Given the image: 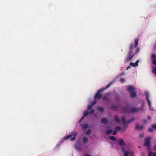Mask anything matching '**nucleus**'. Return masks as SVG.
Listing matches in <instances>:
<instances>
[{"label":"nucleus","instance_id":"nucleus-1","mask_svg":"<svg viewBox=\"0 0 156 156\" xmlns=\"http://www.w3.org/2000/svg\"><path fill=\"white\" fill-rule=\"evenodd\" d=\"M134 47V45L133 43L131 44L129 47V50L128 53L127 57L124 59L125 62H128L130 61L134 57L135 53H133V49Z\"/></svg>","mask_w":156,"mask_h":156},{"label":"nucleus","instance_id":"nucleus-2","mask_svg":"<svg viewBox=\"0 0 156 156\" xmlns=\"http://www.w3.org/2000/svg\"><path fill=\"white\" fill-rule=\"evenodd\" d=\"M113 82H110L105 88H103L100 90H98L96 93L95 95L94 96V99L96 100L100 99L102 96V92L103 91L109 87L111 86L113 83Z\"/></svg>","mask_w":156,"mask_h":156},{"label":"nucleus","instance_id":"nucleus-3","mask_svg":"<svg viewBox=\"0 0 156 156\" xmlns=\"http://www.w3.org/2000/svg\"><path fill=\"white\" fill-rule=\"evenodd\" d=\"M127 90L129 93L130 97L134 98L136 96V94L135 92L136 88L133 86L128 87Z\"/></svg>","mask_w":156,"mask_h":156},{"label":"nucleus","instance_id":"nucleus-4","mask_svg":"<svg viewBox=\"0 0 156 156\" xmlns=\"http://www.w3.org/2000/svg\"><path fill=\"white\" fill-rule=\"evenodd\" d=\"M77 133L74 132L71 134L66 136L64 140H66L68 139H69L71 141H73L74 140H76V137L77 136Z\"/></svg>","mask_w":156,"mask_h":156},{"label":"nucleus","instance_id":"nucleus-5","mask_svg":"<svg viewBox=\"0 0 156 156\" xmlns=\"http://www.w3.org/2000/svg\"><path fill=\"white\" fill-rule=\"evenodd\" d=\"M122 120L123 123L124 125H126V123H130L131 122L134 121L135 120V119L133 118H132L131 119L128 120L127 121H126L125 117L122 116Z\"/></svg>","mask_w":156,"mask_h":156},{"label":"nucleus","instance_id":"nucleus-6","mask_svg":"<svg viewBox=\"0 0 156 156\" xmlns=\"http://www.w3.org/2000/svg\"><path fill=\"white\" fill-rule=\"evenodd\" d=\"M143 110V109L141 107H135L132 109L131 112V113H133L135 112H137L140 111H142Z\"/></svg>","mask_w":156,"mask_h":156},{"label":"nucleus","instance_id":"nucleus-7","mask_svg":"<svg viewBox=\"0 0 156 156\" xmlns=\"http://www.w3.org/2000/svg\"><path fill=\"white\" fill-rule=\"evenodd\" d=\"M151 139L150 137H147L146 138L145 140V143L144 144V145L145 146L149 147L150 145V140Z\"/></svg>","mask_w":156,"mask_h":156},{"label":"nucleus","instance_id":"nucleus-8","mask_svg":"<svg viewBox=\"0 0 156 156\" xmlns=\"http://www.w3.org/2000/svg\"><path fill=\"white\" fill-rule=\"evenodd\" d=\"M119 144L120 146H125L126 144L124 140L122 139H120L119 140Z\"/></svg>","mask_w":156,"mask_h":156},{"label":"nucleus","instance_id":"nucleus-9","mask_svg":"<svg viewBox=\"0 0 156 156\" xmlns=\"http://www.w3.org/2000/svg\"><path fill=\"white\" fill-rule=\"evenodd\" d=\"M143 127L144 126L143 125H140L139 124H136V129L139 131L141 130Z\"/></svg>","mask_w":156,"mask_h":156},{"label":"nucleus","instance_id":"nucleus-10","mask_svg":"<svg viewBox=\"0 0 156 156\" xmlns=\"http://www.w3.org/2000/svg\"><path fill=\"white\" fill-rule=\"evenodd\" d=\"M123 110L126 113H129L130 112V109L128 107H126L123 108Z\"/></svg>","mask_w":156,"mask_h":156},{"label":"nucleus","instance_id":"nucleus-11","mask_svg":"<svg viewBox=\"0 0 156 156\" xmlns=\"http://www.w3.org/2000/svg\"><path fill=\"white\" fill-rule=\"evenodd\" d=\"M97 110L101 113H103L104 111V108L102 107L99 106L97 107Z\"/></svg>","mask_w":156,"mask_h":156},{"label":"nucleus","instance_id":"nucleus-12","mask_svg":"<svg viewBox=\"0 0 156 156\" xmlns=\"http://www.w3.org/2000/svg\"><path fill=\"white\" fill-rule=\"evenodd\" d=\"M89 114V112L88 111L86 110H85L84 111V113H83V116L81 120H80V121H81L85 117L87 116Z\"/></svg>","mask_w":156,"mask_h":156},{"label":"nucleus","instance_id":"nucleus-13","mask_svg":"<svg viewBox=\"0 0 156 156\" xmlns=\"http://www.w3.org/2000/svg\"><path fill=\"white\" fill-rule=\"evenodd\" d=\"M115 121L118 123H119L121 122L120 119L119 118V116L117 115L115 116Z\"/></svg>","mask_w":156,"mask_h":156},{"label":"nucleus","instance_id":"nucleus-14","mask_svg":"<svg viewBox=\"0 0 156 156\" xmlns=\"http://www.w3.org/2000/svg\"><path fill=\"white\" fill-rule=\"evenodd\" d=\"M109 95V94H106L102 98V100L103 101H108V97Z\"/></svg>","mask_w":156,"mask_h":156},{"label":"nucleus","instance_id":"nucleus-15","mask_svg":"<svg viewBox=\"0 0 156 156\" xmlns=\"http://www.w3.org/2000/svg\"><path fill=\"white\" fill-rule=\"evenodd\" d=\"M81 125L82 129H85L88 128L89 127V126L87 124H84Z\"/></svg>","mask_w":156,"mask_h":156},{"label":"nucleus","instance_id":"nucleus-16","mask_svg":"<svg viewBox=\"0 0 156 156\" xmlns=\"http://www.w3.org/2000/svg\"><path fill=\"white\" fill-rule=\"evenodd\" d=\"M88 140V139L85 136H84L83 139V143L86 144L87 143Z\"/></svg>","mask_w":156,"mask_h":156},{"label":"nucleus","instance_id":"nucleus-17","mask_svg":"<svg viewBox=\"0 0 156 156\" xmlns=\"http://www.w3.org/2000/svg\"><path fill=\"white\" fill-rule=\"evenodd\" d=\"M108 122L107 119L105 118H102L101 119V122L103 124H106Z\"/></svg>","mask_w":156,"mask_h":156},{"label":"nucleus","instance_id":"nucleus-18","mask_svg":"<svg viewBox=\"0 0 156 156\" xmlns=\"http://www.w3.org/2000/svg\"><path fill=\"white\" fill-rule=\"evenodd\" d=\"M148 156H156V152L154 153L151 151H150L148 153Z\"/></svg>","mask_w":156,"mask_h":156},{"label":"nucleus","instance_id":"nucleus-19","mask_svg":"<svg viewBox=\"0 0 156 156\" xmlns=\"http://www.w3.org/2000/svg\"><path fill=\"white\" fill-rule=\"evenodd\" d=\"M111 108L113 110L117 111L118 109V107L116 106L112 105L111 106Z\"/></svg>","mask_w":156,"mask_h":156},{"label":"nucleus","instance_id":"nucleus-20","mask_svg":"<svg viewBox=\"0 0 156 156\" xmlns=\"http://www.w3.org/2000/svg\"><path fill=\"white\" fill-rule=\"evenodd\" d=\"M138 39H136L134 41V48H136L138 46Z\"/></svg>","mask_w":156,"mask_h":156},{"label":"nucleus","instance_id":"nucleus-21","mask_svg":"<svg viewBox=\"0 0 156 156\" xmlns=\"http://www.w3.org/2000/svg\"><path fill=\"white\" fill-rule=\"evenodd\" d=\"M112 130L111 129H107L106 131V134L107 135H108L112 133Z\"/></svg>","mask_w":156,"mask_h":156},{"label":"nucleus","instance_id":"nucleus-22","mask_svg":"<svg viewBox=\"0 0 156 156\" xmlns=\"http://www.w3.org/2000/svg\"><path fill=\"white\" fill-rule=\"evenodd\" d=\"M115 129L116 130L120 131L122 129L121 128L120 126H115Z\"/></svg>","mask_w":156,"mask_h":156},{"label":"nucleus","instance_id":"nucleus-23","mask_svg":"<svg viewBox=\"0 0 156 156\" xmlns=\"http://www.w3.org/2000/svg\"><path fill=\"white\" fill-rule=\"evenodd\" d=\"M115 99L117 101L119 100V96L118 94H116L115 97Z\"/></svg>","mask_w":156,"mask_h":156},{"label":"nucleus","instance_id":"nucleus-24","mask_svg":"<svg viewBox=\"0 0 156 156\" xmlns=\"http://www.w3.org/2000/svg\"><path fill=\"white\" fill-rule=\"evenodd\" d=\"M147 100L148 102V104L149 105V106L150 108L151 109V103L150 101L149 100V99H147Z\"/></svg>","mask_w":156,"mask_h":156},{"label":"nucleus","instance_id":"nucleus-25","mask_svg":"<svg viewBox=\"0 0 156 156\" xmlns=\"http://www.w3.org/2000/svg\"><path fill=\"white\" fill-rule=\"evenodd\" d=\"M109 139L112 140H115L116 138L114 136H111L109 137Z\"/></svg>","mask_w":156,"mask_h":156},{"label":"nucleus","instance_id":"nucleus-26","mask_svg":"<svg viewBox=\"0 0 156 156\" xmlns=\"http://www.w3.org/2000/svg\"><path fill=\"white\" fill-rule=\"evenodd\" d=\"M91 133V131L90 129H88L86 132V134L87 135H89Z\"/></svg>","mask_w":156,"mask_h":156},{"label":"nucleus","instance_id":"nucleus-27","mask_svg":"<svg viewBox=\"0 0 156 156\" xmlns=\"http://www.w3.org/2000/svg\"><path fill=\"white\" fill-rule=\"evenodd\" d=\"M97 102V100L94 99V101L91 103V105L93 106Z\"/></svg>","mask_w":156,"mask_h":156},{"label":"nucleus","instance_id":"nucleus-28","mask_svg":"<svg viewBox=\"0 0 156 156\" xmlns=\"http://www.w3.org/2000/svg\"><path fill=\"white\" fill-rule=\"evenodd\" d=\"M151 58L152 59H156V55L155 54H152L151 55Z\"/></svg>","mask_w":156,"mask_h":156},{"label":"nucleus","instance_id":"nucleus-29","mask_svg":"<svg viewBox=\"0 0 156 156\" xmlns=\"http://www.w3.org/2000/svg\"><path fill=\"white\" fill-rule=\"evenodd\" d=\"M153 129H154L152 127L151 128H150L148 129V131L151 133H152L153 132Z\"/></svg>","mask_w":156,"mask_h":156},{"label":"nucleus","instance_id":"nucleus-30","mask_svg":"<svg viewBox=\"0 0 156 156\" xmlns=\"http://www.w3.org/2000/svg\"><path fill=\"white\" fill-rule=\"evenodd\" d=\"M129 155V152L126 151L125 152L124 154V156H128Z\"/></svg>","mask_w":156,"mask_h":156},{"label":"nucleus","instance_id":"nucleus-31","mask_svg":"<svg viewBox=\"0 0 156 156\" xmlns=\"http://www.w3.org/2000/svg\"><path fill=\"white\" fill-rule=\"evenodd\" d=\"M145 95L146 96V99H148V97H149V94L147 92H146L145 93Z\"/></svg>","mask_w":156,"mask_h":156},{"label":"nucleus","instance_id":"nucleus-32","mask_svg":"<svg viewBox=\"0 0 156 156\" xmlns=\"http://www.w3.org/2000/svg\"><path fill=\"white\" fill-rule=\"evenodd\" d=\"M93 108V106L91 105H88L87 107V109L88 110H90Z\"/></svg>","mask_w":156,"mask_h":156},{"label":"nucleus","instance_id":"nucleus-33","mask_svg":"<svg viewBox=\"0 0 156 156\" xmlns=\"http://www.w3.org/2000/svg\"><path fill=\"white\" fill-rule=\"evenodd\" d=\"M135 64L134 63L132 62H130V65L133 67H135L136 66Z\"/></svg>","mask_w":156,"mask_h":156},{"label":"nucleus","instance_id":"nucleus-34","mask_svg":"<svg viewBox=\"0 0 156 156\" xmlns=\"http://www.w3.org/2000/svg\"><path fill=\"white\" fill-rule=\"evenodd\" d=\"M95 112V110L94 109H92L91 110L90 112V114H93L94 112Z\"/></svg>","mask_w":156,"mask_h":156},{"label":"nucleus","instance_id":"nucleus-35","mask_svg":"<svg viewBox=\"0 0 156 156\" xmlns=\"http://www.w3.org/2000/svg\"><path fill=\"white\" fill-rule=\"evenodd\" d=\"M117 134V130H116L115 129L113 132V135H116Z\"/></svg>","mask_w":156,"mask_h":156},{"label":"nucleus","instance_id":"nucleus-36","mask_svg":"<svg viewBox=\"0 0 156 156\" xmlns=\"http://www.w3.org/2000/svg\"><path fill=\"white\" fill-rule=\"evenodd\" d=\"M152 63L154 65H156V60H153L152 61Z\"/></svg>","mask_w":156,"mask_h":156},{"label":"nucleus","instance_id":"nucleus-37","mask_svg":"<svg viewBox=\"0 0 156 156\" xmlns=\"http://www.w3.org/2000/svg\"><path fill=\"white\" fill-rule=\"evenodd\" d=\"M152 127L153 128V129H156V124L155 125H152Z\"/></svg>","mask_w":156,"mask_h":156},{"label":"nucleus","instance_id":"nucleus-38","mask_svg":"<svg viewBox=\"0 0 156 156\" xmlns=\"http://www.w3.org/2000/svg\"><path fill=\"white\" fill-rule=\"evenodd\" d=\"M120 81L121 82H123L125 81V79L123 78H121L120 80Z\"/></svg>","mask_w":156,"mask_h":156},{"label":"nucleus","instance_id":"nucleus-39","mask_svg":"<svg viewBox=\"0 0 156 156\" xmlns=\"http://www.w3.org/2000/svg\"><path fill=\"white\" fill-rule=\"evenodd\" d=\"M139 62V60H137L136 61L135 63H134L136 66H137L138 65V63Z\"/></svg>","mask_w":156,"mask_h":156},{"label":"nucleus","instance_id":"nucleus-40","mask_svg":"<svg viewBox=\"0 0 156 156\" xmlns=\"http://www.w3.org/2000/svg\"><path fill=\"white\" fill-rule=\"evenodd\" d=\"M139 48H136L135 51V53H137L139 51Z\"/></svg>","mask_w":156,"mask_h":156},{"label":"nucleus","instance_id":"nucleus-41","mask_svg":"<svg viewBox=\"0 0 156 156\" xmlns=\"http://www.w3.org/2000/svg\"><path fill=\"white\" fill-rule=\"evenodd\" d=\"M142 121L143 122V123L144 124H145L147 123V121L146 119H144V120H142Z\"/></svg>","mask_w":156,"mask_h":156},{"label":"nucleus","instance_id":"nucleus-42","mask_svg":"<svg viewBox=\"0 0 156 156\" xmlns=\"http://www.w3.org/2000/svg\"><path fill=\"white\" fill-rule=\"evenodd\" d=\"M125 149L124 147H122L121 148V150L122 152H123L125 151Z\"/></svg>","mask_w":156,"mask_h":156},{"label":"nucleus","instance_id":"nucleus-43","mask_svg":"<svg viewBox=\"0 0 156 156\" xmlns=\"http://www.w3.org/2000/svg\"><path fill=\"white\" fill-rule=\"evenodd\" d=\"M153 73H154L155 72L156 73V66L154 68V70H153Z\"/></svg>","mask_w":156,"mask_h":156},{"label":"nucleus","instance_id":"nucleus-44","mask_svg":"<svg viewBox=\"0 0 156 156\" xmlns=\"http://www.w3.org/2000/svg\"><path fill=\"white\" fill-rule=\"evenodd\" d=\"M153 149H154L156 151V145H154L153 147Z\"/></svg>","mask_w":156,"mask_h":156},{"label":"nucleus","instance_id":"nucleus-45","mask_svg":"<svg viewBox=\"0 0 156 156\" xmlns=\"http://www.w3.org/2000/svg\"><path fill=\"white\" fill-rule=\"evenodd\" d=\"M147 118L148 119L150 120L151 119V117L149 116H147Z\"/></svg>","mask_w":156,"mask_h":156},{"label":"nucleus","instance_id":"nucleus-46","mask_svg":"<svg viewBox=\"0 0 156 156\" xmlns=\"http://www.w3.org/2000/svg\"><path fill=\"white\" fill-rule=\"evenodd\" d=\"M139 136L140 137L142 138L143 136V134H141V135L140 134L139 135Z\"/></svg>","mask_w":156,"mask_h":156},{"label":"nucleus","instance_id":"nucleus-47","mask_svg":"<svg viewBox=\"0 0 156 156\" xmlns=\"http://www.w3.org/2000/svg\"><path fill=\"white\" fill-rule=\"evenodd\" d=\"M130 68V66H128L126 68V69L128 70Z\"/></svg>","mask_w":156,"mask_h":156},{"label":"nucleus","instance_id":"nucleus-48","mask_svg":"<svg viewBox=\"0 0 156 156\" xmlns=\"http://www.w3.org/2000/svg\"><path fill=\"white\" fill-rule=\"evenodd\" d=\"M124 75V73H121L120 74V76H123V75Z\"/></svg>","mask_w":156,"mask_h":156},{"label":"nucleus","instance_id":"nucleus-49","mask_svg":"<svg viewBox=\"0 0 156 156\" xmlns=\"http://www.w3.org/2000/svg\"><path fill=\"white\" fill-rule=\"evenodd\" d=\"M84 156H91L90 155L86 154L84 155Z\"/></svg>","mask_w":156,"mask_h":156},{"label":"nucleus","instance_id":"nucleus-50","mask_svg":"<svg viewBox=\"0 0 156 156\" xmlns=\"http://www.w3.org/2000/svg\"><path fill=\"white\" fill-rule=\"evenodd\" d=\"M138 148H140V146L138 147Z\"/></svg>","mask_w":156,"mask_h":156}]
</instances>
